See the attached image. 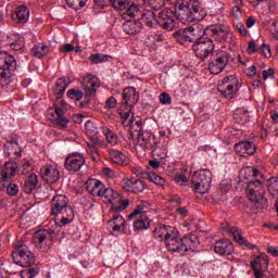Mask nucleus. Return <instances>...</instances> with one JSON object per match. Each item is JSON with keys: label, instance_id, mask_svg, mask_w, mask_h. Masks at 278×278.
Listing matches in <instances>:
<instances>
[{"label": "nucleus", "instance_id": "9b49d317", "mask_svg": "<svg viewBox=\"0 0 278 278\" xmlns=\"http://www.w3.org/2000/svg\"><path fill=\"white\" fill-rule=\"evenodd\" d=\"M193 51L200 60H206L214 53V40L206 38L193 45Z\"/></svg>", "mask_w": 278, "mask_h": 278}, {"label": "nucleus", "instance_id": "c756f323", "mask_svg": "<svg viewBox=\"0 0 278 278\" xmlns=\"http://www.w3.org/2000/svg\"><path fill=\"white\" fill-rule=\"evenodd\" d=\"M68 84H71V78L68 77H61L56 80L54 92L58 99H62V97H64V92H66Z\"/></svg>", "mask_w": 278, "mask_h": 278}, {"label": "nucleus", "instance_id": "f8f14e48", "mask_svg": "<svg viewBox=\"0 0 278 278\" xmlns=\"http://www.w3.org/2000/svg\"><path fill=\"white\" fill-rule=\"evenodd\" d=\"M222 84L224 89H219V91L226 99H231L233 94H236V92H238L240 89V87H238V78H236L233 75L226 76Z\"/></svg>", "mask_w": 278, "mask_h": 278}, {"label": "nucleus", "instance_id": "e433bc0d", "mask_svg": "<svg viewBox=\"0 0 278 278\" xmlns=\"http://www.w3.org/2000/svg\"><path fill=\"white\" fill-rule=\"evenodd\" d=\"M49 53V47L43 43H37L33 48V55L34 58H38L39 60L45 58Z\"/></svg>", "mask_w": 278, "mask_h": 278}, {"label": "nucleus", "instance_id": "6e6552de", "mask_svg": "<svg viewBox=\"0 0 278 278\" xmlns=\"http://www.w3.org/2000/svg\"><path fill=\"white\" fill-rule=\"evenodd\" d=\"M150 16L154 18L162 29H166V31H173V28L176 25L175 14L173 11L165 10L161 11L159 14L157 11H151Z\"/></svg>", "mask_w": 278, "mask_h": 278}, {"label": "nucleus", "instance_id": "5fc2aeb1", "mask_svg": "<svg viewBox=\"0 0 278 278\" xmlns=\"http://www.w3.org/2000/svg\"><path fill=\"white\" fill-rule=\"evenodd\" d=\"M141 219H137L134 223V228L137 229L138 231L142 230V229H149V223L144 222V219L142 217H140Z\"/></svg>", "mask_w": 278, "mask_h": 278}, {"label": "nucleus", "instance_id": "4be33fe9", "mask_svg": "<svg viewBox=\"0 0 278 278\" xmlns=\"http://www.w3.org/2000/svg\"><path fill=\"white\" fill-rule=\"evenodd\" d=\"M11 18L17 25H25L29 21V9L25 5H18L12 13Z\"/></svg>", "mask_w": 278, "mask_h": 278}, {"label": "nucleus", "instance_id": "37998d69", "mask_svg": "<svg viewBox=\"0 0 278 278\" xmlns=\"http://www.w3.org/2000/svg\"><path fill=\"white\" fill-rule=\"evenodd\" d=\"M166 248L172 253H178V255H186V253L188 251V245L187 244H180V245L167 244Z\"/></svg>", "mask_w": 278, "mask_h": 278}, {"label": "nucleus", "instance_id": "4c0bfd02", "mask_svg": "<svg viewBox=\"0 0 278 278\" xmlns=\"http://www.w3.org/2000/svg\"><path fill=\"white\" fill-rule=\"evenodd\" d=\"M214 251L217 255H231L233 253V244H216Z\"/></svg>", "mask_w": 278, "mask_h": 278}, {"label": "nucleus", "instance_id": "c85d7f7f", "mask_svg": "<svg viewBox=\"0 0 278 278\" xmlns=\"http://www.w3.org/2000/svg\"><path fill=\"white\" fill-rule=\"evenodd\" d=\"M127 207H129V199H124L123 195H121V193L111 203V210L116 214L125 212Z\"/></svg>", "mask_w": 278, "mask_h": 278}, {"label": "nucleus", "instance_id": "3c124183", "mask_svg": "<svg viewBox=\"0 0 278 278\" xmlns=\"http://www.w3.org/2000/svg\"><path fill=\"white\" fill-rule=\"evenodd\" d=\"M17 170L18 173H21V175H29V173H31L33 170L31 162L24 161L22 166H20Z\"/></svg>", "mask_w": 278, "mask_h": 278}, {"label": "nucleus", "instance_id": "680f3d73", "mask_svg": "<svg viewBox=\"0 0 278 278\" xmlns=\"http://www.w3.org/2000/svg\"><path fill=\"white\" fill-rule=\"evenodd\" d=\"M117 103L118 102L116 101V98L110 97L106 100L105 108H108L109 110H114V108H116Z\"/></svg>", "mask_w": 278, "mask_h": 278}, {"label": "nucleus", "instance_id": "bb28decb", "mask_svg": "<svg viewBox=\"0 0 278 278\" xmlns=\"http://www.w3.org/2000/svg\"><path fill=\"white\" fill-rule=\"evenodd\" d=\"M260 264H268V256L266 254H261V256L256 257L253 262H251V267L254 270L255 278H266L264 271L260 267Z\"/></svg>", "mask_w": 278, "mask_h": 278}, {"label": "nucleus", "instance_id": "a19ab883", "mask_svg": "<svg viewBox=\"0 0 278 278\" xmlns=\"http://www.w3.org/2000/svg\"><path fill=\"white\" fill-rule=\"evenodd\" d=\"M127 125H129L131 127V129H134L135 131H138V134H140L141 131H146L143 127L144 122H142V119L140 117H131Z\"/></svg>", "mask_w": 278, "mask_h": 278}, {"label": "nucleus", "instance_id": "dca6fc26", "mask_svg": "<svg viewBox=\"0 0 278 278\" xmlns=\"http://www.w3.org/2000/svg\"><path fill=\"white\" fill-rule=\"evenodd\" d=\"M206 36L210 40H216V42H227L229 38V31L223 26H208Z\"/></svg>", "mask_w": 278, "mask_h": 278}, {"label": "nucleus", "instance_id": "2eb2a0df", "mask_svg": "<svg viewBox=\"0 0 278 278\" xmlns=\"http://www.w3.org/2000/svg\"><path fill=\"white\" fill-rule=\"evenodd\" d=\"M187 28L189 30V38L193 45L201 42V40H207V27L204 28L201 24H193L187 26Z\"/></svg>", "mask_w": 278, "mask_h": 278}, {"label": "nucleus", "instance_id": "0eeeda50", "mask_svg": "<svg viewBox=\"0 0 278 278\" xmlns=\"http://www.w3.org/2000/svg\"><path fill=\"white\" fill-rule=\"evenodd\" d=\"M34 252L25 244L16 245L13 253V260L17 266L23 268H29L34 264Z\"/></svg>", "mask_w": 278, "mask_h": 278}, {"label": "nucleus", "instance_id": "473e14b6", "mask_svg": "<svg viewBox=\"0 0 278 278\" xmlns=\"http://www.w3.org/2000/svg\"><path fill=\"white\" fill-rule=\"evenodd\" d=\"M64 112L65 111L62 108H55L54 110V123L61 127V129H66V127H68V118L64 116Z\"/></svg>", "mask_w": 278, "mask_h": 278}, {"label": "nucleus", "instance_id": "f257e3e1", "mask_svg": "<svg viewBox=\"0 0 278 278\" xmlns=\"http://www.w3.org/2000/svg\"><path fill=\"white\" fill-rule=\"evenodd\" d=\"M245 173L255 179L250 180L245 189L248 199L254 203L252 205V212L255 214H257V212H264L267 205V200L264 198V188L262 187V179L264 178V174H262V172L255 167H247Z\"/></svg>", "mask_w": 278, "mask_h": 278}, {"label": "nucleus", "instance_id": "13d9d810", "mask_svg": "<svg viewBox=\"0 0 278 278\" xmlns=\"http://www.w3.org/2000/svg\"><path fill=\"white\" fill-rule=\"evenodd\" d=\"M258 51L264 55V58H270L273 55V53L270 52V46L266 43H263Z\"/></svg>", "mask_w": 278, "mask_h": 278}, {"label": "nucleus", "instance_id": "f704fd0d", "mask_svg": "<svg viewBox=\"0 0 278 278\" xmlns=\"http://www.w3.org/2000/svg\"><path fill=\"white\" fill-rule=\"evenodd\" d=\"M174 38L179 42V45H186V42H191L188 27L176 30L174 33Z\"/></svg>", "mask_w": 278, "mask_h": 278}, {"label": "nucleus", "instance_id": "ea45409f", "mask_svg": "<svg viewBox=\"0 0 278 278\" xmlns=\"http://www.w3.org/2000/svg\"><path fill=\"white\" fill-rule=\"evenodd\" d=\"M112 4L114 10H127L131 0H106V5Z\"/></svg>", "mask_w": 278, "mask_h": 278}, {"label": "nucleus", "instance_id": "338daca9", "mask_svg": "<svg viewBox=\"0 0 278 278\" xmlns=\"http://www.w3.org/2000/svg\"><path fill=\"white\" fill-rule=\"evenodd\" d=\"M60 51L62 53H71V51H75V46L74 45H71V43H65L61 49Z\"/></svg>", "mask_w": 278, "mask_h": 278}, {"label": "nucleus", "instance_id": "ddd939ff", "mask_svg": "<svg viewBox=\"0 0 278 278\" xmlns=\"http://www.w3.org/2000/svg\"><path fill=\"white\" fill-rule=\"evenodd\" d=\"M220 229L223 233H226V236H229L230 238H233L235 242H238L239 244H251L247 242V238L242 235V230L238 227H231L229 223L225 222L220 225Z\"/></svg>", "mask_w": 278, "mask_h": 278}, {"label": "nucleus", "instance_id": "8fccbe9b", "mask_svg": "<svg viewBox=\"0 0 278 278\" xmlns=\"http://www.w3.org/2000/svg\"><path fill=\"white\" fill-rule=\"evenodd\" d=\"M125 14L127 16H130V18H134V17L138 16V14H140V7H138L137 4H130L127 8Z\"/></svg>", "mask_w": 278, "mask_h": 278}, {"label": "nucleus", "instance_id": "9d476101", "mask_svg": "<svg viewBox=\"0 0 278 278\" xmlns=\"http://www.w3.org/2000/svg\"><path fill=\"white\" fill-rule=\"evenodd\" d=\"M51 211L53 216H60L73 212V207L68 205V198L64 194H58L52 198Z\"/></svg>", "mask_w": 278, "mask_h": 278}, {"label": "nucleus", "instance_id": "7c9ffc66", "mask_svg": "<svg viewBox=\"0 0 278 278\" xmlns=\"http://www.w3.org/2000/svg\"><path fill=\"white\" fill-rule=\"evenodd\" d=\"M123 31L128 34L129 36H134L140 33V28L142 27V23L140 21L131 22L127 21L123 24Z\"/></svg>", "mask_w": 278, "mask_h": 278}, {"label": "nucleus", "instance_id": "39448f33", "mask_svg": "<svg viewBox=\"0 0 278 278\" xmlns=\"http://www.w3.org/2000/svg\"><path fill=\"white\" fill-rule=\"evenodd\" d=\"M194 192L205 194L212 188V172L208 169H200L195 172L191 178Z\"/></svg>", "mask_w": 278, "mask_h": 278}, {"label": "nucleus", "instance_id": "a211bd4d", "mask_svg": "<svg viewBox=\"0 0 278 278\" xmlns=\"http://www.w3.org/2000/svg\"><path fill=\"white\" fill-rule=\"evenodd\" d=\"M85 164L84 154L80 153H72L65 159V168L66 170H72L73 173H77V170H81V166Z\"/></svg>", "mask_w": 278, "mask_h": 278}, {"label": "nucleus", "instance_id": "72a5a7b5", "mask_svg": "<svg viewBox=\"0 0 278 278\" xmlns=\"http://www.w3.org/2000/svg\"><path fill=\"white\" fill-rule=\"evenodd\" d=\"M233 121L238 125H244L249 121V111L244 108L237 109L233 112Z\"/></svg>", "mask_w": 278, "mask_h": 278}, {"label": "nucleus", "instance_id": "393cba45", "mask_svg": "<svg viewBox=\"0 0 278 278\" xmlns=\"http://www.w3.org/2000/svg\"><path fill=\"white\" fill-rule=\"evenodd\" d=\"M108 153L113 164H117L118 166H127L129 164V157H127L121 150L109 149Z\"/></svg>", "mask_w": 278, "mask_h": 278}, {"label": "nucleus", "instance_id": "a18cd8bd", "mask_svg": "<svg viewBox=\"0 0 278 278\" xmlns=\"http://www.w3.org/2000/svg\"><path fill=\"white\" fill-rule=\"evenodd\" d=\"M68 99H72L73 101H81L85 97V94L79 89H70L67 91Z\"/></svg>", "mask_w": 278, "mask_h": 278}, {"label": "nucleus", "instance_id": "603ef678", "mask_svg": "<svg viewBox=\"0 0 278 278\" xmlns=\"http://www.w3.org/2000/svg\"><path fill=\"white\" fill-rule=\"evenodd\" d=\"M268 191L271 192V194H275V192L278 191V178L271 177L268 179Z\"/></svg>", "mask_w": 278, "mask_h": 278}, {"label": "nucleus", "instance_id": "e2e57ef3", "mask_svg": "<svg viewBox=\"0 0 278 278\" xmlns=\"http://www.w3.org/2000/svg\"><path fill=\"white\" fill-rule=\"evenodd\" d=\"M170 101H172L170 94H168V93H162V94L160 96V102H161L163 105H170Z\"/></svg>", "mask_w": 278, "mask_h": 278}, {"label": "nucleus", "instance_id": "774afa93", "mask_svg": "<svg viewBox=\"0 0 278 278\" xmlns=\"http://www.w3.org/2000/svg\"><path fill=\"white\" fill-rule=\"evenodd\" d=\"M267 252L269 255H273V257H278V247L270 245L267 248Z\"/></svg>", "mask_w": 278, "mask_h": 278}, {"label": "nucleus", "instance_id": "052dcab7", "mask_svg": "<svg viewBox=\"0 0 278 278\" xmlns=\"http://www.w3.org/2000/svg\"><path fill=\"white\" fill-rule=\"evenodd\" d=\"M134 175L141 177V179H147L149 177V172H144L142 168L138 167L132 170Z\"/></svg>", "mask_w": 278, "mask_h": 278}, {"label": "nucleus", "instance_id": "79ce46f5", "mask_svg": "<svg viewBox=\"0 0 278 278\" xmlns=\"http://www.w3.org/2000/svg\"><path fill=\"white\" fill-rule=\"evenodd\" d=\"M121 193L116 192L114 189L112 188H105L103 187L102 189V193L100 197H104V199H108L109 203H113L114 200L116 199V197H118Z\"/></svg>", "mask_w": 278, "mask_h": 278}, {"label": "nucleus", "instance_id": "4d7b16f0", "mask_svg": "<svg viewBox=\"0 0 278 278\" xmlns=\"http://www.w3.org/2000/svg\"><path fill=\"white\" fill-rule=\"evenodd\" d=\"M180 240H181V244H186V243L197 244V242H199V237H197V235H189L184 237Z\"/></svg>", "mask_w": 278, "mask_h": 278}, {"label": "nucleus", "instance_id": "aec40b11", "mask_svg": "<svg viewBox=\"0 0 278 278\" xmlns=\"http://www.w3.org/2000/svg\"><path fill=\"white\" fill-rule=\"evenodd\" d=\"M40 176L47 184H55L60 179V170L55 165H45L40 168Z\"/></svg>", "mask_w": 278, "mask_h": 278}, {"label": "nucleus", "instance_id": "a878e982", "mask_svg": "<svg viewBox=\"0 0 278 278\" xmlns=\"http://www.w3.org/2000/svg\"><path fill=\"white\" fill-rule=\"evenodd\" d=\"M103 188H104L103 182L97 179H88L85 184V189L92 197H101V193L103 192Z\"/></svg>", "mask_w": 278, "mask_h": 278}, {"label": "nucleus", "instance_id": "6ab92c4d", "mask_svg": "<svg viewBox=\"0 0 278 278\" xmlns=\"http://www.w3.org/2000/svg\"><path fill=\"white\" fill-rule=\"evenodd\" d=\"M138 144L141 149L151 151L157 144V137L149 130L141 131L138 134Z\"/></svg>", "mask_w": 278, "mask_h": 278}, {"label": "nucleus", "instance_id": "412c9836", "mask_svg": "<svg viewBox=\"0 0 278 278\" xmlns=\"http://www.w3.org/2000/svg\"><path fill=\"white\" fill-rule=\"evenodd\" d=\"M140 101V94L136 92L134 87L125 88L122 93V103L123 105H127L130 110H132L134 105Z\"/></svg>", "mask_w": 278, "mask_h": 278}, {"label": "nucleus", "instance_id": "b1692460", "mask_svg": "<svg viewBox=\"0 0 278 278\" xmlns=\"http://www.w3.org/2000/svg\"><path fill=\"white\" fill-rule=\"evenodd\" d=\"M125 225H127V222H125V218L123 217V215H115L111 219H109L106 223L108 229L116 233H121V231H124Z\"/></svg>", "mask_w": 278, "mask_h": 278}, {"label": "nucleus", "instance_id": "5701e85b", "mask_svg": "<svg viewBox=\"0 0 278 278\" xmlns=\"http://www.w3.org/2000/svg\"><path fill=\"white\" fill-rule=\"evenodd\" d=\"M16 168H18L16 162L7 163L3 168L0 167V184L10 181L16 175Z\"/></svg>", "mask_w": 278, "mask_h": 278}, {"label": "nucleus", "instance_id": "cd10ccee", "mask_svg": "<svg viewBox=\"0 0 278 278\" xmlns=\"http://www.w3.org/2000/svg\"><path fill=\"white\" fill-rule=\"evenodd\" d=\"M4 153H8V155L14 153L17 157L23 155V148H21L16 138H12L4 143Z\"/></svg>", "mask_w": 278, "mask_h": 278}, {"label": "nucleus", "instance_id": "f03ea898", "mask_svg": "<svg viewBox=\"0 0 278 278\" xmlns=\"http://www.w3.org/2000/svg\"><path fill=\"white\" fill-rule=\"evenodd\" d=\"M62 218L60 220L61 225L58 224L54 219L50 220L48 229H40L35 232L33 237L34 244H42L45 240H53L55 238V228L66 227L70 223H73L75 218V213L70 211L68 213L61 214Z\"/></svg>", "mask_w": 278, "mask_h": 278}, {"label": "nucleus", "instance_id": "f3484780", "mask_svg": "<svg viewBox=\"0 0 278 278\" xmlns=\"http://www.w3.org/2000/svg\"><path fill=\"white\" fill-rule=\"evenodd\" d=\"M257 151V146L253 141H240L235 144V152L240 157H249L251 155H255Z\"/></svg>", "mask_w": 278, "mask_h": 278}, {"label": "nucleus", "instance_id": "423d86ee", "mask_svg": "<svg viewBox=\"0 0 278 278\" xmlns=\"http://www.w3.org/2000/svg\"><path fill=\"white\" fill-rule=\"evenodd\" d=\"M101 87V84L99 83V78L92 74H89L84 77L83 79V88L85 90V100L84 102H79V106L83 108V110H86L88 108V104L90 103V99L97 94V89Z\"/></svg>", "mask_w": 278, "mask_h": 278}, {"label": "nucleus", "instance_id": "0e129e2a", "mask_svg": "<svg viewBox=\"0 0 278 278\" xmlns=\"http://www.w3.org/2000/svg\"><path fill=\"white\" fill-rule=\"evenodd\" d=\"M108 7V0H94V8L97 10H103Z\"/></svg>", "mask_w": 278, "mask_h": 278}, {"label": "nucleus", "instance_id": "2f4dec72", "mask_svg": "<svg viewBox=\"0 0 278 278\" xmlns=\"http://www.w3.org/2000/svg\"><path fill=\"white\" fill-rule=\"evenodd\" d=\"M36 188H38V176L33 173L24 181V192L31 194Z\"/></svg>", "mask_w": 278, "mask_h": 278}, {"label": "nucleus", "instance_id": "c03bdc74", "mask_svg": "<svg viewBox=\"0 0 278 278\" xmlns=\"http://www.w3.org/2000/svg\"><path fill=\"white\" fill-rule=\"evenodd\" d=\"M146 179H149V181H152V184H155L156 186H164V184L166 182V180H164L162 176L152 172H149L148 178Z\"/></svg>", "mask_w": 278, "mask_h": 278}, {"label": "nucleus", "instance_id": "864d4df0", "mask_svg": "<svg viewBox=\"0 0 278 278\" xmlns=\"http://www.w3.org/2000/svg\"><path fill=\"white\" fill-rule=\"evenodd\" d=\"M85 129L86 134H88L89 136H94V134H97V125H94L92 121H87L85 123Z\"/></svg>", "mask_w": 278, "mask_h": 278}, {"label": "nucleus", "instance_id": "69168bd1", "mask_svg": "<svg viewBox=\"0 0 278 278\" xmlns=\"http://www.w3.org/2000/svg\"><path fill=\"white\" fill-rule=\"evenodd\" d=\"M175 181L178 186H184L185 184H188V177L180 174L176 176Z\"/></svg>", "mask_w": 278, "mask_h": 278}, {"label": "nucleus", "instance_id": "7ed1b4c3", "mask_svg": "<svg viewBox=\"0 0 278 278\" xmlns=\"http://www.w3.org/2000/svg\"><path fill=\"white\" fill-rule=\"evenodd\" d=\"M16 68V59L5 51H0V86H8L12 81V71Z\"/></svg>", "mask_w": 278, "mask_h": 278}, {"label": "nucleus", "instance_id": "1a4fd4ad", "mask_svg": "<svg viewBox=\"0 0 278 278\" xmlns=\"http://www.w3.org/2000/svg\"><path fill=\"white\" fill-rule=\"evenodd\" d=\"M154 238L156 240H164L165 242H177V238H179V230L173 226L168 225H160L157 228L154 230Z\"/></svg>", "mask_w": 278, "mask_h": 278}, {"label": "nucleus", "instance_id": "58836bf2", "mask_svg": "<svg viewBox=\"0 0 278 278\" xmlns=\"http://www.w3.org/2000/svg\"><path fill=\"white\" fill-rule=\"evenodd\" d=\"M100 129L110 144L114 146L118 142V137H116V134H114L112 129L108 128V126H102Z\"/></svg>", "mask_w": 278, "mask_h": 278}, {"label": "nucleus", "instance_id": "6e6d98bb", "mask_svg": "<svg viewBox=\"0 0 278 278\" xmlns=\"http://www.w3.org/2000/svg\"><path fill=\"white\" fill-rule=\"evenodd\" d=\"M7 194H9V197H16V194H18V185L9 184L7 186Z\"/></svg>", "mask_w": 278, "mask_h": 278}, {"label": "nucleus", "instance_id": "de8ad7c7", "mask_svg": "<svg viewBox=\"0 0 278 278\" xmlns=\"http://www.w3.org/2000/svg\"><path fill=\"white\" fill-rule=\"evenodd\" d=\"M136 216H139V218H143L144 217V206L139 204L136 206V208L128 215L129 220H131V218H136Z\"/></svg>", "mask_w": 278, "mask_h": 278}, {"label": "nucleus", "instance_id": "4468645a", "mask_svg": "<svg viewBox=\"0 0 278 278\" xmlns=\"http://www.w3.org/2000/svg\"><path fill=\"white\" fill-rule=\"evenodd\" d=\"M122 188L126 192L140 193L147 190V184L136 178H125L122 180Z\"/></svg>", "mask_w": 278, "mask_h": 278}, {"label": "nucleus", "instance_id": "bf43d9fd", "mask_svg": "<svg viewBox=\"0 0 278 278\" xmlns=\"http://www.w3.org/2000/svg\"><path fill=\"white\" fill-rule=\"evenodd\" d=\"M153 3L155 4H152V12H157L160 10H162V8H164V5H166V0H153Z\"/></svg>", "mask_w": 278, "mask_h": 278}, {"label": "nucleus", "instance_id": "49530a36", "mask_svg": "<svg viewBox=\"0 0 278 278\" xmlns=\"http://www.w3.org/2000/svg\"><path fill=\"white\" fill-rule=\"evenodd\" d=\"M66 3L73 10H81L88 3V0H66Z\"/></svg>", "mask_w": 278, "mask_h": 278}, {"label": "nucleus", "instance_id": "c9c22d12", "mask_svg": "<svg viewBox=\"0 0 278 278\" xmlns=\"http://www.w3.org/2000/svg\"><path fill=\"white\" fill-rule=\"evenodd\" d=\"M91 64H103L105 62H112V56L103 53H94L89 56Z\"/></svg>", "mask_w": 278, "mask_h": 278}, {"label": "nucleus", "instance_id": "20e7f679", "mask_svg": "<svg viewBox=\"0 0 278 278\" xmlns=\"http://www.w3.org/2000/svg\"><path fill=\"white\" fill-rule=\"evenodd\" d=\"M229 62H233L231 54L225 51L215 50L211 54L208 71L212 75H219V73L225 71V66H227Z\"/></svg>", "mask_w": 278, "mask_h": 278}, {"label": "nucleus", "instance_id": "09e8293b", "mask_svg": "<svg viewBox=\"0 0 278 278\" xmlns=\"http://www.w3.org/2000/svg\"><path fill=\"white\" fill-rule=\"evenodd\" d=\"M12 42L10 43V48L13 51H21V49H23V40L21 39V37L18 36H13L12 38Z\"/></svg>", "mask_w": 278, "mask_h": 278}]
</instances>
